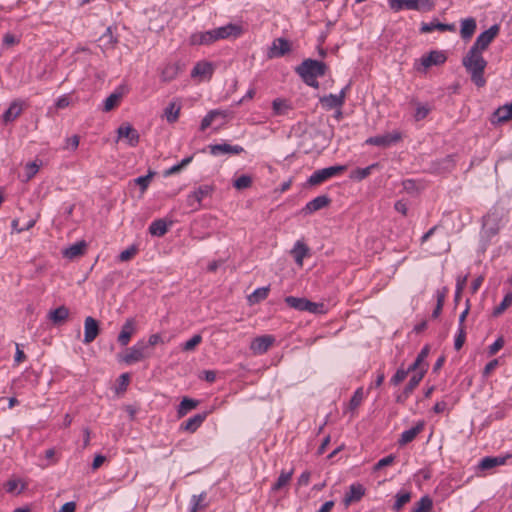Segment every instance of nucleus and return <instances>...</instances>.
<instances>
[{
    "label": "nucleus",
    "mask_w": 512,
    "mask_h": 512,
    "mask_svg": "<svg viewBox=\"0 0 512 512\" xmlns=\"http://www.w3.org/2000/svg\"><path fill=\"white\" fill-rule=\"evenodd\" d=\"M242 33L240 26L229 23L225 26L218 27L205 32L194 33L190 37L192 45H210L218 40L230 37H238Z\"/></svg>",
    "instance_id": "f257e3e1"
},
{
    "label": "nucleus",
    "mask_w": 512,
    "mask_h": 512,
    "mask_svg": "<svg viewBox=\"0 0 512 512\" xmlns=\"http://www.w3.org/2000/svg\"><path fill=\"white\" fill-rule=\"evenodd\" d=\"M242 33L240 26L229 23L225 26L218 27L205 32L194 33L190 37L192 45H210L218 40L230 37H238Z\"/></svg>",
    "instance_id": "f03ea898"
},
{
    "label": "nucleus",
    "mask_w": 512,
    "mask_h": 512,
    "mask_svg": "<svg viewBox=\"0 0 512 512\" xmlns=\"http://www.w3.org/2000/svg\"><path fill=\"white\" fill-rule=\"evenodd\" d=\"M462 64L470 73L471 80L477 87L485 86L486 80L484 78V71L487 66V61L480 51H475L470 48L463 58Z\"/></svg>",
    "instance_id": "7ed1b4c3"
},
{
    "label": "nucleus",
    "mask_w": 512,
    "mask_h": 512,
    "mask_svg": "<svg viewBox=\"0 0 512 512\" xmlns=\"http://www.w3.org/2000/svg\"><path fill=\"white\" fill-rule=\"evenodd\" d=\"M295 71L305 84L317 89L319 87L317 77H322L326 74L327 65L322 61L308 58L297 66Z\"/></svg>",
    "instance_id": "20e7f679"
},
{
    "label": "nucleus",
    "mask_w": 512,
    "mask_h": 512,
    "mask_svg": "<svg viewBox=\"0 0 512 512\" xmlns=\"http://www.w3.org/2000/svg\"><path fill=\"white\" fill-rule=\"evenodd\" d=\"M152 355L153 350L147 348L144 340H140L132 347L126 349L124 353L118 354L117 359L119 362L132 365L134 363L144 361Z\"/></svg>",
    "instance_id": "39448f33"
},
{
    "label": "nucleus",
    "mask_w": 512,
    "mask_h": 512,
    "mask_svg": "<svg viewBox=\"0 0 512 512\" xmlns=\"http://www.w3.org/2000/svg\"><path fill=\"white\" fill-rule=\"evenodd\" d=\"M389 6L395 12L402 9L430 12L434 9L435 3L433 0H389Z\"/></svg>",
    "instance_id": "423d86ee"
},
{
    "label": "nucleus",
    "mask_w": 512,
    "mask_h": 512,
    "mask_svg": "<svg viewBox=\"0 0 512 512\" xmlns=\"http://www.w3.org/2000/svg\"><path fill=\"white\" fill-rule=\"evenodd\" d=\"M346 170V167L343 165L330 166L323 169L316 170L313 174L308 178L307 183L311 186H316L327 179L334 177Z\"/></svg>",
    "instance_id": "0eeeda50"
},
{
    "label": "nucleus",
    "mask_w": 512,
    "mask_h": 512,
    "mask_svg": "<svg viewBox=\"0 0 512 512\" xmlns=\"http://www.w3.org/2000/svg\"><path fill=\"white\" fill-rule=\"evenodd\" d=\"M499 31L500 27L498 24L492 25L489 29L478 35L471 49L475 51H480L482 53L484 50L488 48L491 42L499 34Z\"/></svg>",
    "instance_id": "6e6552de"
},
{
    "label": "nucleus",
    "mask_w": 512,
    "mask_h": 512,
    "mask_svg": "<svg viewBox=\"0 0 512 512\" xmlns=\"http://www.w3.org/2000/svg\"><path fill=\"white\" fill-rule=\"evenodd\" d=\"M213 191L214 187L212 185L205 184L199 186L187 196V205L193 210L199 209L203 198L210 196Z\"/></svg>",
    "instance_id": "1a4fd4ad"
},
{
    "label": "nucleus",
    "mask_w": 512,
    "mask_h": 512,
    "mask_svg": "<svg viewBox=\"0 0 512 512\" xmlns=\"http://www.w3.org/2000/svg\"><path fill=\"white\" fill-rule=\"evenodd\" d=\"M100 334V325L99 322L91 317L87 316L84 320V339L83 343L90 344L92 343L97 336Z\"/></svg>",
    "instance_id": "9d476101"
},
{
    "label": "nucleus",
    "mask_w": 512,
    "mask_h": 512,
    "mask_svg": "<svg viewBox=\"0 0 512 512\" xmlns=\"http://www.w3.org/2000/svg\"><path fill=\"white\" fill-rule=\"evenodd\" d=\"M401 140V134L399 132L387 133L384 135H377L370 137L366 140V144L375 145L379 147H389Z\"/></svg>",
    "instance_id": "9b49d317"
},
{
    "label": "nucleus",
    "mask_w": 512,
    "mask_h": 512,
    "mask_svg": "<svg viewBox=\"0 0 512 512\" xmlns=\"http://www.w3.org/2000/svg\"><path fill=\"white\" fill-rule=\"evenodd\" d=\"M343 88L338 95L329 94L320 98V103L326 110L340 109L345 102L346 89Z\"/></svg>",
    "instance_id": "f8f14e48"
},
{
    "label": "nucleus",
    "mask_w": 512,
    "mask_h": 512,
    "mask_svg": "<svg viewBox=\"0 0 512 512\" xmlns=\"http://www.w3.org/2000/svg\"><path fill=\"white\" fill-rule=\"evenodd\" d=\"M136 332V321L134 318H128L121 327L117 341L121 346H127L131 337Z\"/></svg>",
    "instance_id": "ddd939ff"
},
{
    "label": "nucleus",
    "mask_w": 512,
    "mask_h": 512,
    "mask_svg": "<svg viewBox=\"0 0 512 512\" xmlns=\"http://www.w3.org/2000/svg\"><path fill=\"white\" fill-rule=\"evenodd\" d=\"M291 50L290 42L285 38H277L273 41L271 47L268 50V57H282Z\"/></svg>",
    "instance_id": "4468645a"
},
{
    "label": "nucleus",
    "mask_w": 512,
    "mask_h": 512,
    "mask_svg": "<svg viewBox=\"0 0 512 512\" xmlns=\"http://www.w3.org/2000/svg\"><path fill=\"white\" fill-rule=\"evenodd\" d=\"M208 148L213 156H219L222 154L238 155L244 151L242 146L230 145L228 143L212 144L209 145Z\"/></svg>",
    "instance_id": "2eb2a0df"
},
{
    "label": "nucleus",
    "mask_w": 512,
    "mask_h": 512,
    "mask_svg": "<svg viewBox=\"0 0 512 512\" xmlns=\"http://www.w3.org/2000/svg\"><path fill=\"white\" fill-rule=\"evenodd\" d=\"M118 138H126L127 143L131 147L137 146L139 143V133L138 131L133 128L130 124H123L117 129Z\"/></svg>",
    "instance_id": "dca6fc26"
},
{
    "label": "nucleus",
    "mask_w": 512,
    "mask_h": 512,
    "mask_svg": "<svg viewBox=\"0 0 512 512\" xmlns=\"http://www.w3.org/2000/svg\"><path fill=\"white\" fill-rule=\"evenodd\" d=\"M275 338L272 335H263L256 337L250 345V349L255 354H263L268 351V349L274 343Z\"/></svg>",
    "instance_id": "f3484780"
},
{
    "label": "nucleus",
    "mask_w": 512,
    "mask_h": 512,
    "mask_svg": "<svg viewBox=\"0 0 512 512\" xmlns=\"http://www.w3.org/2000/svg\"><path fill=\"white\" fill-rule=\"evenodd\" d=\"M331 199L327 195H320L309 201L302 209L304 214H311L327 207Z\"/></svg>",
    "instance_id": "a211bd4d"
},
{
    "label": "nucleus",
    "mask_w": 512,
    "mask_h": 512,
    "mask_svg": "<svg viewBox=\"0 0 512 512\" xmlns=\"http://www.w3.org/2000/svg\"><path fill=\"white\" fill-rule=\"evenodd\" d=\"M214 73V65L208 61L198 62L191 71V77L210 79Z\"/></svg>",
    "instance_id": "6ab92c4d"
},
{
    "label": "nucleus",
    "mask_w": 512,
    "mask_h": 512,
    "mask_svg": "<svg viewBox=\"0 0 512 512\" xmlns=\"http://www.w3.org/2000/svg\"><path fill=\"white\" fill-rule=\"evenodd\" d=\"M207 415V412L194 415L180 425V430L194 433L202 425Z\"/></svg>",
    "instance_id": "aec40b11"
},
{
    "label": "nucleus",
    "mask_w": 512,
    "mask_h": 512,
    "mask_svg": "<svg viewBox=\"0 0 512 512\" xmlns=\"http://www.w3.org/2000/svg\"><path fill=\"white\" fill-rule=\"evenodd\" d=\"M446 59L447 58L442 51L434 50L421 58V64L424 68H429L433 65L443 64Z\"/></svg>",
    "instance_id": "412c9836"
},
{
    "label": "nucleus",
    "mask_w": 512,
    "mask_h": 512,
    "mask_svg": "<svg viewBox=\"0 0 512 512\" xmlns=\"http://www.w3.org/2000/svg\"><path fill=\"white\" fill-rule=\"evenodd\" d=\"M365 494V488L360 483L350 485L349 491L346 493L344 502L349 505L352 502H358Z\"/></svg>",
    "instance_id": "4be33fe9"
},
{
    "label": "nucleus",
    "mask_w": 512,
    "mask_h": 512,
    "mask_svg": "<svg viewBox=\"0 0 512 512\" xmlns=\"http://www.w3.org/2000/svg\"><path fill=\"white\" fill-rule=\"evenodd\" d=\"M512 119V102L505 104L495 110L491 122L493 124L503 123Z\"/></svg>",
    "instance_id": "5701e85b"
},
{
    "label": "nucleus",
    "mask_w": 512,
    "mask_h": 512,
    "mask_svg": "<svg viewBox=\"0 0 512 512\" xmlns=\"http://www.w3.org/2000/svg\"><path fill=\"white\" fill-rule=\"evenodd\" d=\"M510 458V455L506 456H497V457H484L478 464V468L480 470H490L494 467L504 465L506 463V460Z\"/></svg>",
    "instance_id": "b1692460"
},
{
    "label": "nucleus",
    "mask_w": 512,
    "mask_h": 512,
    "mask_svg": "<svg viewBox=\"0 0 512 512\" xmlns=\"http://www.w3.org/2000/svg\"><path fill=\"white\" fill-rule=\"evenodd\" d=\"M86 248L87 243L84 240H82L64 249L62 254L67 259H74L79 256H82L85 253Z\"/></svg>",
    "instance_id": "393cba45"
},
{
    "label": "nucleus",
    "mask_w": 512,
    "mask_h": 512,
    "mask_svg": "<svg viewBox=\"0 0 512 512\" xmlns=\"http://www.w3.org/2000/svg\"><path fill=\"white\" fill-rule=\"evenodd\" d=\"M423 428H424V423L419 422L414 427L402 432V434L398 440L399 445L403 446V445H406V444L412 442L416 438V436L423 430Z\"/></svg>",
    "instance_id": "a878e982"
},
{
    "label": "nucleus",
    "mask_w": 512,
    "mask_h": 512,
    "mask_svg": "<svg viewBox=\"0 0 512 512\" xmlns=\"http://www.w3.org/2000/svg\"><path fill=\"white\" fill-rule=\"evenodd\" d=\"M435 29L439 31H454L455 25L454 24H445L440 23L438 20L434 19L433 21L429 23H422L420 31L421 33H430L434 31Z\"/></svg>",
    "instance_id": "bb28decb"
},
{
    "label": "nucleus",
    "mask_w": 512,
    "mask_h": 512,
    "mask_svg": "<svg viewBox=\"0 0 512 512\" xmlns=\"http://www.w3.org/2000/svg\"><path fill=\"white\" fill-rule=\"evenodd\" d=\"M294 259H295V262L299 265V266H302L303 265V259L305 257L308 256L309 254V248L308 246L302 242V241H297L294 245V248L292 249L291 251Z\"/></svg>",
    "instance_id": "cd10ccee"
},
{
    "label": "nucleus",
    "mask_w": 512,
    "mask_h": 512,
    "mask_svg": "<svg viewBox=\"0 0 512 512\" xmlns=\"http://www.w3.org/2000/svg\"><path fill=\"white\" fill-rule=\"evenodd\" d=\"M476 27H477V25H476V21L474 18L470 17V18H466V19L462 20L461 30H460L461 37L464 40L470 39L473 36V34L475 33Z\"/></svg>",
    "instance_id": "c85d7f7f"
},
{
    "label": "nucleus",
    "mask_w": 512,
    "mask_h": 512,
    "mask_svg": "<svg viewBox=\"0 0 512 512\" xmlns=\"http://www.w3.org/2000/svg\"><path fill=\"white\" fill-rule=\"evenodd\" d=\"M22 112V104L14 101L10 104L9 108L3 114V121L5 123L15 120Z\"/></svg>",
    "instance_id": "c756f323"
},
{
    "label": "nucleus",
    "mask_w": 512,
    "mask_h": 512,
    "mask_svg": "<svg viewBox=\"0 0 512 512\" xmlns=\"http://www.w3.org/2000/svg\"><path fill=\"white\" fill-rule=\"evenodd\" d=\"M284 301L289 307H291L295 310H298V311H306L308 308V304H309L308 299L294 297V296H287L284 299Z\"/></svg>",
    "instance_id": "7c9ffc66"
},
{
    "label": "nucleus",
    "mask_w": 512,
    "mask_h": 512,
    "mask_svg": "<svg viewBox=\"0 0 512 512\" xmlns=\"http://www.w3.org/2000/svg\"><path fill=\"white\" fill-rule=\"evenodd\" d=\"M168 231V225L164 219L154 220L149 226V233L153 236L161 237Z\"/></svg>",
    "instance_id": "2f4dec72"
},
{
    "label": "nucleus",
    "mask_w": 512,
    "mask_h": 512,
    "mask_svg": "<svg viewBox=\"0 0 512 512\" xmlns=\"http://www.w3.org/2000/svg\"><path fill=\"white\" fill-rule=\"evenodd\" d=\"M69 316V310L65 306H60L55 310L50 311L49 318L54 324L63 323Z\"/></svg>",
    "instance_id": "473e14b6"
},
{
    "label": "nucleus",
    "mask_w": 512,
    "mask_h": 512,
    "mask_svg": "<svg viewBox=\"0 0 512 512\" xmlns=\"http://www.w3.org/2000/svg\"><path fill=\"white\" fill-rule=\"evenodd\" d=\"M197 406H198L197 400H194V399H191L188 397H184L182 399V401L180 402L178 410H177L178 417H180V418L184 417L189 411H191L192 409H195Z\"/></svg>",
    "instance_id": "72a5a7b5"
},
{
    "label": "nucleus",
    "mask_w": 512,
    "mask_h": 512,
    "mask_svg": "<svg viewBox=\"0 0 512 512\" xmlns=\"http://www.w3.org/2000/svg\"><path fill=\"white\" fill-rule=\"evenodd\" d=\"M178 72L179 67L177 64H167L161 72V80L163 82H170L177 77Z\"/></svg>",
    "instance_id": "f704fd0d"
},
{
    "label": "nucleus",
    "mask_w": 512,
    "mask_h": 512,
    "mask_svg": "<svg viewBox=\"0 0 512 512\" xmlns=\"http://www.w3.org/2000/svg\"><path fill=\"white\" fill-rule=\"evenodd\" d=\"M181 107L176 103H170L164 110V115L169 123H174L178 120Z\"/></svg>",
    "instance_id": "c9c22d12"
},
{
    "label": "nucleus",
    "mask_w": 512,
    "mask_h": 512,
    "mask_svg": "<svg viewBox=\"0 0 512 512\" xmlns=\"http://www.w3.org/2000/svg\"><path fill=\"white\" fill-rule=\"evenodd\" d=\"M272 109L275 115H285L291 106L287 100L276 98L272 102Z\"/></svg>",
    "instance_id": "e433bc0d"
},
{
    "label": "nucleus",
    "mask_w": 512,
    "mask_h": 512,
    "mask_svg": "<svg viewBox=\"0 0 512 512\" xmlns=\"http://www.w3.org/2000/svg\"><path fill=\"white\" fill-rule=\"evenodd\" d=\"M511 305H512V291H509L505 294L501 303L494 308L493 316H495V317L500 316Z\"/></svg>",
    "instance_id": "4c0bfd02"
},
{
    "label": "nucleus",
    "mask_w": 512,
    "mask_h": 512,
    "mask_svg": "<svg viewBox=\"0 0 512 512\" xmlns=\"http://www.w3.org/2000/svg\"><path fill=\"white\" fill-rule=\"evenodd\" d=\"M425 376V370L418 371L417 373L413 374L412 377L409 379L407 385L404 387V390H406L408 393L412 394L415 388L419 385V383L422 381V379Z\"/></svg>",
    "instance_id": "58836bf2"
},
{
    "label": "nucleus",
    "mask_w": 512,
    "mask_h": 512,
    "mask_svg": "<svg viewBox=\"0 0 512 512\" xmlns=\"http://www.w3.org/2000/svg\"><path fill=\"white\" fill-rule=\"evenodd\" d=\"M292 475H293V470H290L288 472L281 471L277 481L272 486V490L278 491L281 488H283L284 486H286L290 482Z\"/></svg>",
    "instance_id": "ea45409f"
},
{
    "label": "nucleus",
    "mask_w": 512,
    "mask_h": 512,
    "mask_svg": "<svg viewBox=\"0 0 512 512\" xmlns=\"http://www.w3.org/2000/svg\"><path fill=\"white\" fill-rule=\"evenodd\" d=\"M432 508V499L428 495H425L421 497L420 500L416 503V507L414 508L413 512H431Z\"/></svg>",
    "instance_id": "a19ab883"
},
{
    "label": "nucleus",
    "mask_w": 512,
    "mask_h": 512,
    "mask_svg": "<svg viewBox=\"0 0 512 512\" xmlns=\"http://www.w3.org/2000/svg\"><path fill=\"white\" fill-rule=\"evenodd\" d=\"M252 177L250 175L243 174L233 181V187L237 190H244L252 185Z\"/></svg>",
    "instance_id": "79ce46f5"
},
{
    "label": "nucleus",
    "mask_w": 512,
    "mask_h": 512,
    "mask_svg": "<svg viewBox=\"0 0 512 512\" xmlns=\"http://www.w3.org/2000/svg\"><path fill=\"white\" fill-rule=\"evenodd\" d=\"M411 499L410 492H399L396 494V501L393 505V510L398 512L402 509V507L408 503Z\"/></svg>",
    "instance_id": "37998d69"
},
{
    "label": "nucleus",
    "mask_w": 512,
    "mask_h": 512,
    "mask_svg": "<svg viewBox=\"0 0 512 512\" xmlns=\"http://www.w3.org/2000/svg\"><path fill=\"white\" fill-rule=\"evenodd\" d=\"M121 98L122 93L120 92H114L110 94L104 102L103 110L106 112L111 111L115 106H117Z\"/></svg>",
    "instance_id": "c03bdc74"
},
{
    "label": "nucleus",
    "mask_w": 512,
    "mask_h": 512,
    "mask_svg": "<svg viewBox=\"0 0 512 512\" xmlns=\"http://www.w3.org/2000/svg\"><path fill=\"white\" fill-rule=\"evenodd\" d=\"M217 114H223V113L219 112L218 109L209 111L201 121L200 130L201 131L206 130L212 124V122L217 118Z\"/></svg>",
    "instance_id": "a18cd8bd"
},
{
    "label": "nucleus",
    "mask_w": 512,
    "mask_h": 512,
    "mask_svg": "<svg viewBox=\"0 0 512 512\" xmlns=\"http://www.w3.org/2000/svg\"><path fill=\"white\" fill-rule=\"evenodd\" d=\"M269 293V287H261L256 289L250 296L249 301L251 303H257L267 298Z\"/></svg>",
    "instance_id": "49530a36"
},
{
    "label": "nucleus",
    "mask_w": 512,
    "mask_h": 512,
    "mask_svg": "<svg viewBox=\"0 0 512 512\" xmlns=\"http://www.w3.org/2000/svg\"><path fill=\"white\" fill-rule=\"evenodd\" d=\"M363 397H364L363 388L360 387L354 392L353 396L351 397L350 402H349V409L350 410L357 409L360 406V404L363 400Z\"/></svg>",
    "instance_id": "de8ad7c7"
},
{
    "label": "nucleus",
    "mask_w": 512,
    "mask_h": 512,
    "mask_svg": "<svg viewBox=\"0 0 512 512\" xmlns=\"http://www.w3.org/2000/svg\"><path fill=\"white\" fill-rule=\"evenodd\" d=\"M205 496V493L192 496L190 512H198L199 509H203L205 507V504L202 503L205 499Z\"/></svg>",
    "instance_id": "09e8293b"
},
{
    "label": "nucleus",
    "mask_w": 512,
    "mask_h": 512,
    "mask_svg": "<svg viewBox=\"0 0 512 512\" xmlns=\"http://www.w3.org/2000/svg\"><path fill=\"white\" fill-rule=\"evenodd\" d=\"M153 176H154V172L150 171L147 175L140 176V177H137L136 179H134L135 184L140 186L142 193H144L147 190Z\"/></svg>",
    "instance_id": "8fccbe9b"
},
{
    "label": "nucleus",
    "mask_w": 512,
    "mask_h": 512,
    "mask_svg": "<svg viewBox=\"0 0 512 512\" xmlns=\"http://www.w3.org/2000/svg\"><path fill=\"white\" fill-rule=\"evenodd\" d=\"M202 341V337L200 334H195L191 339L186 341L182 345L183 351H192L197 345H199Z\"/></svg>",
    "instance_id": "3c124183"
},
{
    "label": "nucleus",
    "mask_w": 512,
    "mask_h": 512,
    "mask_svg": "<svg viewBox=\"0 0 512 512\" xmlns=\"http://www.w3.org/2000/svg\"><path fill=\"white\" fill-rule=\"evenodd\" d=\"M408 376V371H405L403 367L397 369L395 374L390 379V383L394 386L400 384Z\"/></svg>",
    "instance_id": "603ef678"
},
{
    "label": "nucleus",
    "mask_w": 512,
    "mask_h": 512,
    "mask_svg": "<svg viewBox=\"0 0 512 512\" xmlns=\"http://www.w3.org/2000/svg\"><path fill=\"white\" fill-rule=\"evenodd\" d=\"M137 251H138L137 247L132 245V246L128 247L127 249H125L124 251H122L119 254L118 258L122 262L129 261L136 255Z\"/></svg>",
    "instance_id": "864d4df0"
},
{
    "label": "nucleus",
    "mask_w": 512,
    "mask_h": 512,
    "mask_svg": "<svg viewBox=\"0 0 512 512\" xmlns=\"http://www.w3.org/2000/svg\"><path fill=\"white\" fill-rule=\"evenodd\" d=\"M465 339H466L465 328H459L458 334L456 335L455 341H454V348L457 351L463 347V345L465 343Z\"/></svg>",
    "instance_id": "5fc2aeb1"
},
{
    "label": "nucleus",
    "mask_w": 512,
    "mask_h": 512,
    "mask_svg": "<svg viewBox=\"0 0 512 512\" xmlns=\"http://www.w3.org/2000/svg\"><path fill=\"white\" fill-rule=\"evenodd\" d=\"M306 311L313 314H323L325 313L324 304L312 302L309 300L308 308Z\"/></svg>",
    "instance_id": "6e6d98bb"
},
{
    "label": "nucleus",
    "mask_w": 512,
    "mask_h": 512,
    "mask_svg": "<svg viewBox=\"0 0 512 512\" xmlns=\"http://www.w3.org/2000/svg\"><path fill=\"white\" fill-rule=\"evenodd\" d=\"M429 112H430L429 107H427L425 105H418V107L416 108V112L414 114V118L416 121H420V120L426 118L427 115L429 114Z\"/></svg>",
    "instance_id": "4d7b16f0"
},
{
    "label": "nucleus",
    "mask_w": 512,
    "mask_h": 512,
    "mask_svg": "<svg viewBox=\"0 0 512 512\" xmlns=\"http://www.w3.org/2000/svg\"><path fill=\"white\" fill-rule=\"evenodd\" d=\"M423 369L425 370L426 374L428 370V364H421L417 360H415L411 365H409L407 369H405V371H408V374L411 372H414L415 374L418 371H422Z\"/></svg>",
    "instance_id": "13d9d810"
},
{
    "label": "nucleus",
    "mask_w": 512,
    "mask_h": 512,
    "mask_svg": "<svg viewBox=\"0 0 512 512\" xmlns=\"http://www.w3.org/2000/svg\"><path fill=\"white\" fill-rule=\"evenodd\" d=\"M423 369L425 370L426 374L428 370V364H421L417 360H415L411 365H409L407 369H405V371H408V374L411 372H414L415 374L418 371H422Z\"/></svg>",
    "instance_id": "bf43d9fd"
},
{
    "label": "nucleus",
    "mask_w": 512,
    "mask_h": 512,
    "mask_svg": "<svg viewBox=\"0 0 512 512\" xmlns=\"http://www.w3.org/2000/svg\"><path fill=\"white\" fill-rule=\"evenodd\" d=\"M423 369L425 370L426 374L428 370V364H421L417 360H415L411 365H409L407 369H405V371H408V374L411 372H414L415 374L418 371H422Z\"/></svg>",
    "instance_id": "052dcab7"
},
{
    "label": "nucleus",
    "mask_w": 512,
    "mask_h": 512,
    "mask_svg": "<svg viewBox=\"0 0 512 512\" xmlns=\"http://www.w3.org/2000/svg\"><path fill=\"white\" fill-rule=\"evenodd\" d=\"M376 165L375 164H372L368 167H365V168H359L356 170V178L358 180H363L364 178H366L367 176L370 175L371 173V170L375 167Z\"/></svg>",
    "instance_id": "680f3d73"
},
{
    "label": "nucleus",
    "mask_w": 512,
    "mask_h": 512,
    "mask_svg": "<svg viewBox=\"0 0 512 512\" xmlns=\"http://www.w3.org/2000/svg\"><path fill=\"white\" fill-rule=\"evenodd\" d=\"M504 346V339L502 337H499L495 340L493 344L489 346V355L496 354L502 347Z\"/></svg>",
    "instance_id": "e2e57ef3"
},
{
    "label": "nucleus",
    "mask_w": 512,
    "mask_h": 512,
    "mask_svg": "<svg viewBox=\"0 0 512 512\" xmlns=\"http://www.w3.org/2000/svg\"><path fill=\"white\" fill-rule=\"evenodd\" d=\"M161 342H163V341L159 334H152L149 336L148 341L147 342L145 341V345L147 346L148 349L153 350V347Z\"/></svg>",
    "instance_id": "0e129e2a"
},
{
    "label": "nucleus",
    "mask_w": 512,
    "mask_h": 512,
    "mask_svg": "<svg viewBox=\"0 0 512 512\" xmlns=\"http://www.w3.org/2000/svg\"><path fill=\"white\" fill-rule=\"evenodd\" d=\"M394 460H395V457L393 455H388V456L380 459L375 465V470H379L385 466L392 464L394 462Z\"/></svg>",
    "instance_id": "69168bd1"
},
{
    "label": "nucleus",
    "mask_w": 512,
    "mask_h": 512,
    "mask_svg": "<svg viewBox=\"0 0 512 512\" xmlns=\"http://www.w3.org/2000/svg\"><path fill=\"white\" fill-rule=\"evenodd\" d=\"M429 352H430V346L429 345H425L421 349V351L419 352V354L417 355L415 360H417L421 364H428L425 360L428 357Z\"/></svg>",
    "instance_id": "338daca9"
},
{
    "label": "nucleus",
    "mask_w": 512,
    "mask_h": 512,
    "mask_svg": "<svg viewBox=\"0 0 512 512\" xmlns=\"http://www.w3.org/2000/svg\"><path fill=\"white\" fill-rule=\"evenodd\" d=\"M19 43V39L11 34V33H6L4 36H3V44L6 45V46H12V45H15Z\"/></svg>",
    "instance_id": "774afa93"
}]
</instances>
